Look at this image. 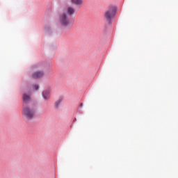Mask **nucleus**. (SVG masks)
I'll list each match as a JSON object with an SVG mask.
<instances>
[{"instance_id": "nucleus-7", "label": "nucleus", "mask_w": 178, "mask_h": 178, "mask_svg": "<svg viewBox=\"0 0 178 178\" xmlns=\"http://www.w3.org/2000/svg\"><path fill=\"white\" fill-rule=\"evenodd\" d=\"M71 2L77 6H81V5H83V0H71Z\"/></svg>"}, {"instance_id": "nucleus-8", "label": "nucleus", "mask_w": 178, "mask_h": 178, "mask_svg": "<svg viewBox=\"0 0 178 178\" xmlns=\"http://www.w3.org/2000/svg\"><path fill=\"white\" fill-rule=\"evenodd\" d=\"M67 13L70 16H73V15L74 13V9L73 8V7H68L67 9Z\"/></svg>"}, {"instance_id": "nucleus-11", "label": "nucleus", "mask_w": 178, "mask_h": 178, "mask_svg": "<svg viewBox=\"0 0 178 178\" xmlns=\"http://www.w3.org/2000/svg\"><path fill=\"white\" fill-rule=\"evenodd\" d=\"M80 106H81V107L83 106V104H81Z\"/></svg>"}, {"instance_id": "nucleus-4", "label": "nucleus", "mask_w": 178, "mask_h": 178, "mask_svg": "<svg viewBox=\"0 0 178 178\" xmlns=\"http://www.w3.org/2000/svg\"><path fill=\"white\" fill-rule=\"evenodd\" d=\"M44 76V72L38 71L32 74V79H41Z\"/></svg>"}, {"instance_id": "nucleus-3", "label": "nucleus", "mask_w": 178, "mask_h": 178, "mask_svg": "<svg viewBox=\"0 0 178 178\" xmlns=\"http://www.w3.org/2000/svg\"><path fill=\"white\" fill-rule=\"evenodd\" d=\"M60 23L63 27H72L73 26V22H71L67 17L66 14H61L60 16Z\"/></svg>"}, {"instance_id": "nucleus-10", "label": "nucleus", "mask_w": 178, "mask_h": 178, "mask_svg": "<svg viewBox=\"0 0 178 178\" xmlns=\"http://www.w3.org/2000/svg\"><path fill=\"white\" fill-rule=\"evenodd\" d=\"M33 88H34V90H37L38 88V85H37V84L33 85Z\"/></svg>"}, {"instance_id": "nucleus-5", "label": "nucleus", "mask_w": 178, "mask_h": 178, "mask_svg": "<svg viewBox=\"0 0 178 178\" xmlns=\"http://www.w3.org/2000/svg\"><path fill=\"white\" fill-rule=\"evenodd\" d=\"M51 94V90H44L42 92V97L44 99H48Z\"/></svg>"}, {"instance_id": "nucleus-1", "label": "nucleus", "mask_w": 178, "mask_h": 178, "mask_svg": "<svg viewBox=\"0 0 178 178\" xmlns=\"http://www.w3.org/2000/svg\"><path fill=\"white\" fill-rule=\"evenodd\" d=\"M116 13V7L111 6L108 8V9L104 13V19L111 23V20L115 17V15Z\"/></svg>"}, {"instance_id": "nucleus-9", "label": "nucleus", "mask_w": 178, "mask_h": 178, "mask_svg": "<svg viewBox=\"0 0 178 178\" xmlns=\"http://www.w3.org/2000/svg\"><path fill=\"white\" fill-rule=\"evenodd\" d=\"M62 102L61 99L58 100L57 102H56V108H59V105L60 104V103Z\"/></svg>"}, {"instance_id": "nucleus-6", "label": "nucleus", "mask_w": 178, "mask_h": 178, "mask_svg": "<svg viewBox=\"0 0 178 178\" xmlns=\"http://www.w3.org/2000/svg\"><path fill=\"white\" fill-rule=\"evenodd\" d=\"M23 101H24V104H27L28 102H30V95L24 93L23 95Z\"/></svg>"}, {"instance_id": "nucleus-2", "label": "nucleus", "mask_w": 178, "mask_h": 178, "mask_svg": "<svg viewBox=\"0 0 178 178\" xmlns=\"http://www.w3.org/2000/svg\"><path fill=\"white\" fill-rule=\"evenodd\" d=\"M22 115H24V116H25V118L27 119H33L35 115V111L30 106L24 105L22 109Z\"/></svg>"}]
</instances>
